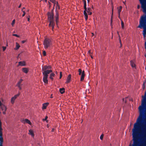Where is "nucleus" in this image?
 Returning <instances> with one entry per match:
<instances>
[{
  "label": "nucleus",
  "mask_w": 146,
  "mask_h": 146,
  "mask_svg": "<svg viewBox=\"0 0 146 146\" xmlns=\"http://www.w3.org/2000/svg\"><path fill=\"white\" fill-rule=\"evenodd\" d=\"M140 109V113L137 119L136 122L134 124L133 128L132 129L133 140V143L132 146H139V135L140 131L141 125L143 119V111ZM129 146H131L130 145Z\"/></svg>",
  "instance_id": "nucleus-1"
},
{
  "label": "nucleus",
  "mask_w": 146,
  "mask_h": 146,
  "mask_svg": "<svg viewBox=\"0 0 146 146\" xmlns=\"http://www.w3.org/2000/svg\"><path fill=\"white\" fill-rule=\"evenodd\" d=\"M138 28H143V35L144 37H145L146 35V16H143L141 17V19L139 22V25L138 27Z\"/></svg>",
  "instance_id": "nucleus-2"
},
{
  "label": "nucleus",
  "mask_w": 146,
  "mask_h": 146,
  "mask_svg": "<svg viewBox=\"0 0 146 146\" xmlns=\"http://www.w3.org/2000/svg\"><path fill=\"white\" fill-rule=\"evenodd\" d=\"M43 44L44 48L45 49H47L52 45V42L51 40L49 38H46L44 40Z\"/></svg>",
  "instance_id": "nucleus-3"
},
{
  "label": "nucleus",
  "mask_w": 146,
  "mask_h": 146,
  "mask_svg": "<svg viewBox=\"0 0 146 146\" xmlns=\"http://www.w3.org/2000/svg\"><path fill=\"white\" fill-rule=\"evenodd\" d=\"M55 5H56V8L55 9V12H56V14H55V21L56 22V24H57V23L58 21V20L59 18V14H58V11L56 10V9L57 8L58 9H60V6L58 4V2H56V4Z\"/></svg>",
  "instance_id": "nucleus-4"
},
{
  "label": "nucleus",
  "mask_w": 146,
  "mask_h": 146,
  "mask_svg": "<svg viewBox=\"0 0 146 146\" xmlns=\"http://www.w3.org/2000/svg\"><path fill=\"white\" fill-rule=\"evenodd\" d=\"M47 72H43L42 74L43 76V82L46 84L48 83V80H47L48 77V74H49V71H47Z\"/></svg>",
  "instance_id": "nucleus-5"
},
{
  "label": "nucleus",
  "mask_w": 146,
  "mask_h": 146,
  "mask_svg": "<svg viewBox=\"0 0 146 146\" xmlns=\"http://www.w3.org/2000/svg\"><path fill=\"white\" fill-rule=\"evenodd\" d=\"M48 15V20L49 21L50 23L51 22H54V14L53 13H51L50 12H48L47 13Z\"/></svg>",
  "instance_id": "nucleus-6"
},
{
  "label": "nucleus",
  "mask_w": 146,
  "mask_h": 146,
  "mask_svg": "<svg viewBox=\"0 0 146 146\" xmlns=\"http://www.w3.org/2000/svg\"><path fill=\"white\" fill-rule=\"evenodd\" d=\"M141 4V7L143 9V12L146 13V1L145 0H139Z\"/></svg>",
  "instance_id": "nucleus-7"
},
{
  "label": "nucleus",
  "mask_w": 146,
  "mask_h": 146,
  "mask_svg": "<svg viewBox=\"0 0 146 146\" xmlns=\"http://www.w3.org/2000/svg\"><path fill=\"white\" fill-rule=\"evenodd\" d=\"M51 66L49 65L44 66L42 67V70L43 71V72H47V71H49V74H50V73L52 72V71L51 70H49V69H51Z\"/></svg>",
  "instance_id": "nucleus-8"
},
{
  "label": "nucleus",
  "mask_w": 146,
  "mask_h": 146,
  "mask_svg": "<svg viewBox=\"0 0 146 146\" xmlns=\"http://www.w3.org/2000/svg\"><path fill=\"white\" fill-rule=\"evenodd\" d=\"M2 129V122L0 120V143H3V137Z\"/></svg>",
  "instance_id": "nucleus-9"
},
{
  "label": "nucleus",
  "mask_w": 146,
  "mask_h": 146,
  "mask_svg": "<svg viewBox=\"0 0 146 146\" xmlns=\"http://www.w3.org/2000/svg\"><path fill=\"white\" fill-rule=\"evenodd\" d=\"M1 109L3 111V113L4 114H5V111L7 110L6 107L2 103L1 101H0V109ZM1 112L0 111V113Z\"/></svg>",
  "instance_id": "nucleus-10"
},
{
  "label": "nucleus",
  "mask_w": 146,
  "mask_h": 146,
  "mask_svg": "<svg viewBox=\"0 0 146 146\" xmlns=\"http://www.w3.org/2000/svg\"><path fill=\"white\" fill-rule=\"evenodd\" d=\"M143 127L144 129L143 138H146V118L144 119L143 123Z\"/></svg>",
  "instance_id": "nucleus-11"
},
{
  "label": "nucleus",
  "mask_w": 146,
  "mask_h": 146,
  "mask_svg": "<svg viewBox=\"0 0 146 146\" xmlns=\"http://www.w3.org/2000/svg\"><path fill=\"white\" fill-rule=\"evenodd\" d=\"M20 93H19L15 95L11 98V102L12 104H13L16 99L20 95Z\"/></svg>",
  "instance_id": "nucleus-12"
},
{
  "label": "nucleus",
  "mask_w": 146,
  "mask_h": 146,
  "mask_svg": "<svg viewBox=\"0 0 146 146\" xmlns=\"http://www.w3.org/2000/svg\"><path fill=\"white\" fill-rule=\"evenodd\" d=\"M84 14L85 16V18L86 21L88 19V15L86 12L87 11V7L84 8Z\"/></svg>",
  "instance_id": "nucleus-13"
},
{
  "label": "nucleus",
  "mask_w": 146,
  "mask_h": 146,
  "mask_svg": "<svg viewBox=\"0 0 146 146\" xmlns=\"http://www.w3.org/2000/svg\"><path fill=\"white\" fill-rule=\"evenodd\" d=\"M55 25V22H51L50 23L49 25V27H52V30L53 31L54 29V26Z\"/></svg>",
  "instance_id": "nucleus-14"
},
{
  "label": "nucleus",
  "mask_w": 146,
  "mask_h": 146,
  "mask_svg": "<svg viewBox=\"0 0 146 146\" xmlns=\"http://www.w3.org/2000/svg\"><path fill=\"white\" fill-rule=\"evenodd\" d=\"M71 74H69L66 80V81L65 82L66 84H68L69 83L71 80Z\"/></svg>",
  "instance_id": "nucleus-15"
},
{
  "label": "nucleus",
  "mask_w": 146,
  "mask_h": 146,
  "mask_svg": "<svg viewBox=\"0 0 146 146\" xmlns=\"http://www.w3.org/2000/svg\"><path fill=\"white\" fill-rule=\"evenodd\" d=\"M18 63L19 64L17 65L18 67L19 66H23L25 65V62L24 61L19 62Z\"/></svg>",
  "instance_id": "nucleus-16"
},
{
  "label": "nucleus",
  "mask_w": 146,
  "mask_h": 146,
  "mask_svg": "<svg viewBox=\"0 0 146 146\" xmlns=\"http://www.w3.org/2000/svg\"><path fill=\"white\" fill-rule=\"evenodd\" d=\"M81 75L80 81H82L84 80V76H85V72L84 70L82 72V74Z\"/></svg>",
  "instance_id": "nucleus-17"
},
{
  "label": "nucleus",
  "mask_w": 146,
  "mask_h": 146,
  "mask_svg": "<svg viewBox=\"0 0 146 146\" xmlns=\"http://www.w3.org/2000/svg\"><path fill=\"white\" fill-rule=\"evenodd\" d=\"M23 123H28L30 125L31 124V123L30 122V121L27 119H25V120H24L23 121Z\"/></svg>",
  "instance_id": "nucleus-18"
},
{
  "label": "nucleus",
  "mask_w": 146,
  "mask_h": 146,
  "mask_svg": "<svg viewBox=\"0 0 146 146\" xmlns=\"http://www.w3.org/2000/svg\"><path fill=\"white\" fill-rule=\"evenodd\" d=\"M118 10V17L120 18V12L121 11L122 7L121 6H120L119 8H117Z\"/></svg>",
  "instance_id": "nucleus-19"
},
{
  "label": "nucleus",
  "mask_w": 146,
  "mask_h": 146,
  "mask_svg": "<svg viewBox=\"0 0 146 146\" xmlns=\"http://www.w3.org/2000/svg\"><path fill=\"white\" fill-rule=\"evenodd\" d=\"M92 9L90 7H88L87 8V12L89 15H91L92 14V12H91Z\"/></svg>",
  "instance_id": "nucleus-20"
},
{
  "label": "nucleus",
  "mask_w": 146,
  "mask_h": 146,
  "mask_svg": "<svg viewBox=\"0 0 146 146\" xmlns=\"http://www.w3.org/2000/svg\"><path fill=\"white\" fill-rule=\"evenodd\" d=\"M23 81V79H20L19 81L17 83V84L16 86H22L23 85V84H21V83Z\"/></svg>",
  "instance_id": "nucleus-21"
},
{
  "label": "nucleus",
  "mask_w": 146,
  "mask_h": 146,
  "mask_svg": "<svg viewBox=\"0 0 146 146\" xmlns=\"http://www.w3.org/2000/svg\"><path fill=\"white\" fill-rule=\"evenodd\" d=\"M22 71L25 73H27L28 72V70L27 68H22Z\"/></svg>",
  "instance_id": "nucleus-22"
},
{
  "label": "nucleus",
  "mask_w": 146,
  "mask_h": 146,
  "mask_svg": "<svg viewBox=\"0 0 146 146\" xmlns=\"http://www.w3.org/2000/svg\"><path fill=\"white\" fill-rule=\"evenodd\" d=\"M54 76L55 74L54 73H51L50 75V78L52 80H53V78L52 77H54Z\"/></svg>",
  "instance_id": "nucleus-23"
},
{
  "label": "nucleus",
  "mask_w": 146,
  "mask_h": 146,
  "mask_svg": "<svg viewBox=\"0 0 146 146\" xmlns=\"http://www.w3.org/2000/svg\"><path fill=\"white\" fill-rule=\"evenodd\" d=\"M64 90L65 89L64 88H62L60 89V92L61 94H63L64 92Z\"/></svg>",
  "instance_id": "nucleus-24"
},
{
  "label": "nucleus",
  "mask_w": 146,
  "mask_h": 146,
  "mask_svg": "<svg viewBox=\"0 0 146 146\" xmlns=\"http://www.w3.org/2000/svg\"><path fill=\"white\" fill-rule=\"evenodd\" d=\"M29 134L31 135L32 136H34V135L33 131L31 129L29 130Z\"/></svg>",
  "instance_id": "nucleus-25"
},
{
  "label": "nucleus",
  "mask_w": 146,
  "mask_h": 146,
  "mask_svg": "<svg viewBox=\"0 0 146 146\" xmlns=\"http://www.w3.org/2000/svg\"><path fill=\"white\" fill-rule=\"evenodd\" d=\"M130 64H131V66L132 67H135V64L134 63V62H133V61L131 60L130 61Z\"/></svg>",
  "instance_id": "nucleus-26"
},
{
  "label": "nucleus",
  "mask_w": 146,
  "mask_h": 146,
  "mask_svg": "<svg viewBox=\"0 0 146 146\" xmlns=\"http://www.w3.org/2000/svg\"><path fill=\"white\" fill-rule=\"evenodd\" d=\"M113 7H112V14L111 17V23H112V21L113 16Z\"/></svg>",
  "instance_id": "nucleus-27"
},
{
  "label": "nucleus",
  "mask_w": 146,
  "mask_h": 146,
  "mask_svg": "<svg viewBox=\"0 0 146 146\" xmlns=\"http://www.w3.org/2000/svg\"><path fill=\"white\" fill-rule=\"evenodd\" d=\"M20 47V46L19 45V44L17 42L16 43V49L17 50Z\"/></svg>",
  "instance_id": "nucleus-28"
},
{
  "label": "nucleus",
  "mask_w": 146,
  "mask_h": 146,
  "mask_svg": "<svg viewBox=\"0 0 146 146\" xmlns=\"http://www.w3.org/2000/svg\"><path fill=\"white\" fill-rule=\"evenodd\" d=\"M47 106V105H46V104H44V103L43 104L42 109H46Z\"/></svg>",
  "instance_id": "nucleus-29"
},
{
  "label": "nucleus",
  "mask_w": 146,
  "mask_h": 146,
  "mask_svg": "<svg viewBox=\"0 0 146 146\" xmlns=\"http://www.w3.org/2000/svg\"><path fill=\"white\" fill-rule=\"evenodd\" d=\"M84 4V8L86 7V2L85 0H83Z\"/></svg>",
  "instance_id": "nucleus-30"
},
{
  "label": "nucleus",
  "mask_w": 146,
  "mask_h": 146,
  "mask_svg": "<svg viewBox=\"0 0 146 146\" xmlns=\"http://www.w3.org/2000/svg\"><path fill=\"white\" fill-rule=\"evenodd\" d=\"M50 2H52V3H54V6L55 5V4H56V3L57 2L55 0H49Z\"/></svg>",
  "instance_id": "nucleus-31"
},
{
  "label": "nucleus",
  "mask_w": 146,
  "mask_h": 146,
  "mask_svg": "<svg viewBox=\"0 0 146 146\" xmlns=\"http://www.w3.org/2000/svg\"><path fill=\"white\" fill-rule=\"evenodd\" d=\"M121 28L122 29H123L124 27V23H123V22L122 20H121Z\"/></svg>",
  "instance_id": "nucleus-32"
},
{
  "label": "nucleus",
  "mask_w": 146,
  "mask_h": 146,
  "mask_svg": "<svg viewBox=\"0 0 146 146\" xmlns=\"http://www.w3.org/2000/svg\"><path fill=\"white\" fill-rule=\"evenodd\" d=\"M78 72H79V75H81L82 74V70L81 69H78Z\"/></svg>",
  "instance_id": "nucleus-33"
},
{
  "label": "nucleus",
  "mask_w": 146,
  "mask_h": 146,
  "mask_svg": "<svg viewBox=\"0 0 146 146\" xmlns=\"http://www.w3.org/2000/svg\"><path fill=\"white\" fill-rule=\"evenodd\" d=\"M15 22V19H14L12 23H11V25H12V26H13V25L14 24Z\"/></svg>",
  "instance_id": "nucleus-34"
},
{
  "label": "nucleus",
  "mask_w": 146,
  "mask_h": 146,
  "mask_svg": "<svg viewBox=\"0 0 146 146\" xmlns=\"http://www.w3.org/2000/svg\"><path fill=\"white\" fill-rule=\"evenodd\" d=\"M13 36H15L17 37H19V36L18 35H17V34H13Z\"/></svg>",
  "instance_id": "nucleus-35"
},
{
  "label": "nucleus",
  "mask_w": 146,
  "mask_h": 146,
  "mask_svg": "<svg viewBox=\"0 0 146 146\" xmlns=\"http://www.w3.org/2000/svg\"><path fill=\"white\" fill-rule=\"evenodd\" d=\"M60 79H61L62 76V72H60Z\"/></svg>",
  "instance_id": "nucleus-36"
},
{
  "label": "nucleus",
  "mask_w": 146,
  "mask_h": 146,
  "mask_svg": "<svg viewBox=\"0 0 146 146\" xmlns=\"http://www.w3.org/2000/svg\"><path fill=\"white\" fill-rule=\"evenodd\" d=\"M43 55L44 56H45L46 55V52L45 51H43Z\"/></svg>",
  "instance_id": "nucleus-37"
},
{
  "label": "nucleus",
  "mask_w": 146,
  "mask_h": 146,
  "mask_svg": "<svg viewBox=\"0 0 146 146\" xmlns=\"http://www.w3.org/2000/svg\"><path fill=\"white\" fill-rule=\"evenodd\" d=\"M3 51H4L6 48V46H3Z\"/></svg>",
  "instance_id": "nucleus-38"
},
{
  "label": "nucleus",
  "mask_w": 146,
  "mask_h": 146,
  "mask_svg": "<svg viewBox=\"0 0 146 146\" xmlns=\"http://www.w3.org/2000/svg\"><path fill=\"white\" fill-rule=\"evenodd\" d=\"M103 136H104V135H103V134L102 135L100 136V138L101 140H102L103 137Z\"/></svg>",
  "instance_id": "nucleus-39"
},
{
  "label": "nucleus",
  "mask_w": 146,
  "mask_h": 146,
  "mask_svg": "<svg viewBox=\"0 0 146 146\" xmlns=\"http://www.w3.org/2000/svg\"><path fill=\"white\" fill-rule=\"evenodd\" d=\"M17 86L18 87V88L20 90H21L22 89V88L21 86Z\"/></svg>",
  "instance_id": "nucleus-40"
},
{
  "label": "nucleus",
  "mask_w": 146,
  "mask_h": 146,
  "mask_svg": "<svg viewBox=\"0 0 146 146\" xmlns=\"http://www.w3.org/2000/svg\"><path fill=\"white\" fill-rule=\"evenodd\" d=\"M23 13L22 15V16L24 17L26 13L25 11H23Z\"/></svg>",
  "instance_id": "nucleus-41"
},
{
  "label": "nucleus",
  "mask_w": 146,
  "mask_h": 146,
  "mask_svg": "<svg viewBox=\"0 0 146 146\" xmlns=\"http://www.w3.org/2000/svg\"><path fill=\"white\" fill-rule=\"evenodd\" d=\"M48 117L47 116H46L45 119H43V120L44 121V120H47V119L48 118Z\"/></svg>",
  "instance_id": "nucleus-42"
},
{
  "label": "nucleus",
  "mask_w": 146,
  "mask_h": 146,
  "mask_svg": "<svg viewBox=\"0 0 146 146\" xmlns=\"http://www.w3.org/2000/svg\"><path fill=\"white\" fill-rule=\"evenodd\" d=\"M48 4L49 5V7L50 8L51 7V4L49 1L48 2Z\"/></svg>",
  "instance_id": "nucleus-43"
},
{
  "label": "nucleus",
  "mask_w": 146,
  "mask_h": 146,
  "mask_svg": "<svg viewBox=\"0 0 146 146\" xmlns=\"http://www.w3.org/2000/svg\"><path fill=\"white\" fill-rule=\"evenodd\" d=\"M127 98H125V100H124V98H123V101H124V102H125V103H126V99Z\"/></svg>",
  "instance_id": "nucleus-44"
},
{
  "label": "nucleus",
  "mask_w": 146,
  "mask_h": 146,
  "mask_svg": "<svg viewBox=\"0 0 146 146\" xmlns=\"http://www.w3.org/2000/svg\"><path fill=\"white\" fill-rule=\"evenodd\" d=\"M25 42H26L25 40H22V41L21 42H22V43L23 44V43H24Z\"/></svg>",
  "instance_id": "nucleus-45"
},
{
  "label": "nucleus",
  "mask_w": 146,
  "mask_h": 146,
  "mask_svg": "<svg viewBox=\"0 0 146 146\" xmlns=\"http://www.w3.org/2000/svg\"><path fill=\"white\" fill-rule=\"evenodd\" d=\"M3 143H0V146H3Z\"/></svg>",
  "instance_id": "nucleus-46"
},
{
  "label": "nucleus",
  "mask_w": 146,
  "mask_h": 146,
  "mask_svg": "<svg viewBox=\"0 0 146 146\" xmlns=\"http://www.w3.org/2000/svg\"><path fill=\"white\" fill-rule=\"evenodd\" d=\"M145 48L146 50V42H145Z\"/></svg>",
  "instance_id": "nucleus-47"
},
{
  "label": "nucleus",
  "mask_w": 146,
  "mask_h": 146,
  "mask_svg": "<svg viewBox=\"0 0 146 146\" xmlns=\"http://www.w3.org/2000/svg\"><path fill=\"white\" fill-rule=\"evenodd\" d=\"M44 104H46V105H47V106L49 104V103L48 102L46 103H44Z\"/></svg>",
  "instance_id": "nucleus-48"
},
{
  "label": "nucleus",
  "mask_w": 146,
  "mask_h": 146,
  "mask_svg": "<svg viewBox=\"0 0 146 146\" xmlns=\"http://www.w3.org/2000/svg\"><path fill=\"white\" fill-rule=\"evenodd\" d=\"M140 5H138L137 6V8H138V9H139V8H140Z\"/></svg>",
  "instance_id": "nucleus-49"
},
{
  "label": "nucleus",
  "mask_w": 146,
  "mask_h": 146,
  "mask_svg": "<svg viewBox=\"0 0 146 146\" xmlns=\"http://www.w3.org/2000/svg\"><path fill=\"white\" fill-rule=\"evenodd\" d=\"M21 6V4H20L19 6L18 7L19 8H20Z\"/></svg>",
  "instance_id": "nucleus-50"
},
{
  "label": "nucleus",
  "mask_w": 146,
  "mask_h": 146,
  "mask_svg": "<svg viewBox=\"0 0 146 146\" xmlns=\"http://www.w3.org/2000/svg\"><path fill=\"white\" fill-rule=\"evenodd\" d=\"M50 97L51 98H53V96H52V94L51 95Z\"/></svg>",
  "instance_id": "nucleus-51"
},
{
  "label": "nucleus",
  "mask_w": 146,
  "mask_h": 146,
  "mask_svg": "<svg viewBox=\"0 0 146 146\" xmlns=\"http://www.w3.org/2000/svg\"><path fill=\"white\" fill-rule=\"evenodd\" d=\"M144 146L143 145V144H141L140 145V146Z\"/></svg>",
  "instance_id": "nucleus-52"
},
{
  "label": "nucleus",
  "mask_w": 146,
  "mask_h": 146,
  "mask_svg": "<svg viewBox=\"0 0 146 146\" xmlns=\"http://www.w3.org/2000/svg\"><path fill=\"white\" fill-rule=\"evenodd\" d=\"M87 0V1H88V3H89V2H90V0Z\"/></svg>",
  "instance_id": "nucleus-53"
},
{
  "label": "nucleus",
  "mask_w": 146,
  "mask_h": 146,
  "mask_svg": "<svg viewBox=\"0 0 146 146\" xmlns=\"http://www.w3.org/2000/svg\"><path fill=\"white\" fill-rule=\"evenodd\" d=\"M53 9H52V10L51 12V13H53Z\"/></svg>",
  "instance_id": "nucleus-54"
},
{
  "label": "nucleus",
  "mask_w": 146,
  "mask_h": 146,
  "mask_svg": "<svg viewBox=\"0 0 146 146\" xmlns=\"http://www.w3.org/2000/svg\"><path fill=\"white\" fill-rule=\"evenodd\" d=\"M25 7H23V9H22V11H23V9H25Z\"/></svg>",
  "instance_id": "nucleus-55"
},
{
  "label": "nucleus",
  "mask_w": 146,
  "mask_h": 146,
  "mask_svg": "<svg viewBox=\"0 0 146 146\" xmlns=\"http://www.w3.org/2000/svg\"><path fill=\"white\" fill-rule=\"evenodd\" d=\"M29 20H30V19L28 18V21H29Z\"/></svg>",
  "instance_id": "nucleus-56"
},
{
  "label": "nucleus",
  "mask_w": 146,
  "mask_h": 146,
  "mask_svg": "<svg viewBox=\"0 0 146 146\" xmlns=\"http://www.w3.org/2000/svg\"><path fill=\"white\" fill-rule=\"evenodd\" d=\"M88 52L89 53H90V51H88Z\"/></svg>",
  "instance_id": "nucleus-57"
},
{
  "label": "nucleus",
  "mask_w": 146,
  "mask_h": 146,
  "mask_svg": "<svg viewBox=\"0 0 146 146\" xmlns=\"http://www.w3.org/2000/svg\"><path fill=\"white\" fill-rule=\"evenodd\" d=\"M91 58H93L92 56H91Z\"/></svg>",
  "instance_id": "nucleus-58"
},
{
  "label": "nucleus",
  "mask_w": 146,
  "mask_h": 146,
  "mask_svg": "<svg viewBox=\"0 0 146 146\" xmlns=\"http://www.w3.org/2000/svg\"><path fill=\"white\" fill-rule=\"evenodd\" d=\"M45 0V1L46 2H47V0Z\"/></svg>",
  "instance_id": "nucleus-59"
},
{
  "label": "nucleus",
  "mask_w": 146,
  "mask_h": 146,
  "mask_svg": "<svg viewBox=\"0 0 146 146\" xmlns=\"http://www.w3.org/2000/svg\"><path fill=\"white\" fill-rule=\"evenodd\" d=\"M55 6H54V7H53V9H54V7Z\"/></svg>",
  "instance_id": "nucleus-60"
},
{
  "label": "nucleus",
  "mask_w": 146,
  "mask_h": 146,
  "mask_svg": "<svg viewBox=\"0 0 146 146\" xmlns=\"http://www.w3.org/2000/svg\"><path fill=\"white\" fill-rule=\"evenodd\" d=\"M145 83H143V85H144V84H145Z\"/></svg>",
  "instance_id": "nucleus-61"
},
{
  "label": "nucleus",
  "mask_w": 146,
  "mask_h": 146,
  "mask_svg": "<svg viewBox=\"0 0 146 146\" xmlns=\"http://www.w3.org/2000/svg\"><path fill=\"white\" fill-rule=\"evenodd\" d=\"M145 57L146 58V55H145Z\"/></svg>",
  "instance_id": "nucleus-62"
},
{
  "label": "nucleus",
  "mask_w": 146,
  "mask_h": 146,
  "mask_svg": "<svg viewBox=\"0 0 146 146\" xmlns=\"http://www.w3.org/2000/svg\"><path fill=\"white\" fill-rule=\"evenodd\" d=\"M6 45H7V46H8L7 43V44H6Z\"/></svg>",
  "instance_id": "nucleus-63"
},
{
  "label": "nucleus",
  "mask_w": 146,
  "mask_h": 146,
  "mask_svg": "<svg viewBox=\"0 0 146 146\" xmlns=\"http://www.w3.org/2000/svg\"><path fill=\"white\" fill-rule=\"evenodd\" d=\"M92 35H94V33H92Z\"/></svg>",
  "instance_id": "nucleus-64"
}]
</instances>
